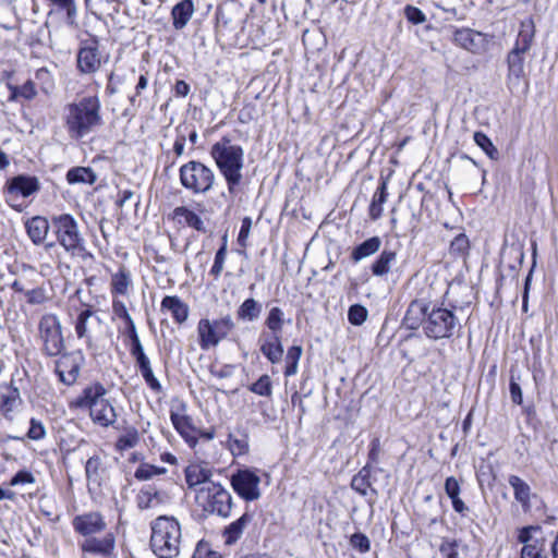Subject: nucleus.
Returning <instances> with one entry per match:
<instances>
[{"label": "nucleus", "mask_w": 558, "mask_h": 558, "mask_svg": "<svg viewBox=\"0 0 558 558\" xmlns=\"http://www.w3.org/2000/svg\"><path fill=\"white\" fill-rule=\"evenodd\" d=\"M112 311H113V314L116 316H118L119 318L123 319L124 323L132 319L124 302H122L118 299H113V301H112Z\"/></svg>", "instance_id": "obj_61"}, {"label": "nucleus", "mask_w": 558, "mask_h": 558, "mask_svg": "<svg viewBox=\"0 0 558 558\" xmlns=\"http://www.w3.org/2000/svg\"><path fill=\"white\" fill-rule=\"evenodd\" d=\"M380 245H381L380 238L372 236V238L367 239L366 241H364L363 243H361L360 245H357L353 250V252L351 254V258L353 259V262L357 263V262L375 254L380 248Z\"/></svg>", "instance_id": "obj_32"}, {"label": "nucleus", "mask_w": 558, "mask_h": 558, "mask_svg": "<svg viewBox=\"0 0 558 558\" xmlns=\"http://www.w3.org/2000/svg\"><path fill=\"white\" fill-rule=\"evenodd\" d=\"M167 472L166 468L156 466L149 463H141L134 472V477L138 481H149L154 476L162 475Z\"/></svg>", "instance_id": "obj_40"}, {"label": "nucleus", "mask_w": 558, "mask_h": 558, "mask_svg": "<svg viewBox=\"0 0 558 558\" xmlns=\"http://www.w3.org/2000/svg\"><path fill=\"white\" fill-rule=\"evenodd\" d=\"M178 131H179V134L174 141L173 150L178 157H181L184 154L186 136L184 133L181 132V130H178Z\"/></svg>", "instance_id": "obj_63"}, {"label": "nucleus", "mask_w": 558, "mask_h": 558, "mask_svg": "<svg viewBox=\"0 0 558 558\" xmlns=\"http://www.w3.org/2000/svg\"><path fill=\"white\" fill-rule=\"evenodd\" d=\"M40 187L36 177L17 175L7 183L5 197L8 202H13L19 195L28 197L36 193Z\"/></svg>", "instance_id": "obj_18"}, {"label": "nucleus", "mask_w": 558, "mask_h": 558, "mask_svg": "<svg viewBox=\"0 0 558 558\" xmlns=\"http://www.w3.org/2000/svg\"><path fill=\"white\" fill-rule=\"evenodd\" d=\"M404 322L410 329L422 326L425 336L432 340L449 339L460 327L452 310L423 300L411 302Z\"/></svg>", "instance_id": "obj_1"}, {"label": "nucleus", "mask_w": 558, "mask_h": 558, "mask_svg": "<svg viewBox=\"0 0 558 558\" xmlns=\"http://www.w3.org/2000/svg\"><path fill=\"white\" fill-rule=\"evenodd\" d=\"M367 314V310L364 306L354 304L349 308L348 319L352 325L360 326L366 320Z\"/></svg>", "instance_id": "obj_48"}, {"label": "nucleus", "mask_w": 558, "mask_h": 558, "mask_svg": "<svg viewBox=\"0 0 558 558\" xmlns=\"http://www.w3.org/2000/svg\"><path fill=\"white\" fill-rule=\"evenodd\" d=\"M228 446L233 456H243L248 451V438L244 434L239 437L230 435Z\"/></svg>", "instance_id": "obj_44"}, {"label": "nucleus", "mask_w": 558, "mask_h": 558, "mask_svg": "<svg viewBox=\"0 0 558 558\" xmlns=\"http://www.w3.org/2000/svg\"><path fill=\"white\" fill-rule=\"evenodd\" d=\"M39 335L44 343V351L50 355H59L64 348V340L59 318L53 314H46L39 320Z\"/></svg>", "instance_id": "obj_10"}, {"label": "nucleus", "mask_w": 558, "mask_h": 558, "mask_svg": "<svg viewBox=\"0 0 558 558\" xmlns=\"http://www.w3.org/2000/svg\"><path fill=\"white\" fill-rule=\"evenodd\" d=\"M227 257V247L222 245L216 253L214 265L210 269V275L216 279L219 278L223 270L225 262Z\"/></svg>", "instance_id": "obj_52"}, {"label": "nucleus", "mask_w": 558, "mask_h": 558, "mask_svg": "<svg viewBox=\"0 0 558 558\" xmlns=\"http://www.w3.org/2000/svg\"><path fill=\"white\" fill-rule=\"evenodd\" d=\"M145 383L147 384V386L155 392H160L161 391V384L159 383V380L156 378V376L154 375V372L151 368H148L146 371H143L141 372Z\"/></svg>", "instance_id": "obj_59"}, {"label": "nucleus", "mask_w": 558, "mask_h": 558, "mask_svg": "<svg viewBox=\"0 0 558 558\" xmlns=\"http://www.w3.org/2000/svg\"><path fill=\"white\" fill-rule=\"evenodd\" d=\"M541 526L527 525L518 530V542L523 546L533 545V542H539L541 539L534 538V533L539 532Z\"/></svg>", "instance_id": "obj_45"}, {"label": "nucleus", "mask_w": 558, "mask_h": 558, "mask_svg": "<svg viewBox=\"0 0 558 558\" xmlns=\"http://www.w3.org/2000/svg\"><path fill=\"white\" fill-rule=\"evenodd\" d=\"M49 228V221L40 216L33 217L26 222L27 234L35 244H40L44 242L48 234Z\"/></svg>", "instance_id": "obj_28"}, {"label": "nucleus", "mask_w": 558, "mask_h": 558, "mask_svg": "<svg viewBox=\"0 0 558 558\" xmlns=\"http://www.w3.org/2000/svg\"><path fill=\"white\" fill-rule=\"evenodd\" d=\"M195 11L193 0H181L171 11L172 25L177 31L184 28Z\"/></svg>", "instance_id": "obj_24"}, {"label": "nucleus", "mask_w": 558, "mask_h": 558, "mask_svg": "<svg viewBox=\"0 0 558 558\" xmlns=\"http://www.w3.org/2000/svg\"><path fill=\"white\" fill-rule=\"evenodd\" d=\"M140 439V433L135 427H126L123 430V433L118 437L116 442V449L119 451L132 449L138 445Z\"/></svg>", "instance_id": "obj_37"}, {"label": "nucleus", "mask_w": 558, "mask_h": 558, "mask_svg": "<svg viewBox=\"0 0 558 558\" xmlns=\"http://www.w3.org/2000/svg\"><path fill=\"white\" fill-rule=\"evenodd\" d=\"M82 363L83 356L80 352L61 355L56 361V373L60 381L68 386L73 385L80 375Z\"/></svg>", "instance_id": "obj_15"}, {"label": "nucleus", "mask_w": 558, "mask_h": 558, "mask_svg": "<svg viewBox=\"0 0 558 558\" xmlns=\"http://www.w3.org/2000/svg\"><path fill=\"white\" fill-rule=\"evenodd\" d=\"M101 464V459L98 456L90 457L86 461L85 472L88 480H99Z\"/></svg>", "instance_id": "obj_50"}, {"label": "nucleus", "mask_w": 558, "mask_h": 558, "mask_svg": "<svg viewBox=\"0 0 558 558\" xmlns=\"http://www.w3.org/2000/svg\"><path fill=\"white\" fill-rule=\"evenodd\" d=\"M535 36V23L532 17L523 20L513 47L530 51Z\"/></svg>", "instance_id": "obj_30"}, {"label": "nucleus", "mask_w": 558, "mask_h": 558, "mask_svg": "<svg viewBox=\"0 0 558 558\" xmlns=\"http://www.w3.org/2000/svg\"><path fill=\"white\" fill-rule=\"evenodd\" d=\"M521 558H547L544 554V541L533 542V545L523 546Z\"/></svg>", "instance_id": "obj_47"}, {"label": "nucleus", "mask_w": 558, "mask_h": 558, "mask_svg": "<svg viewBox=\"0 0 558 558\" xmlns=\"http://www.w3.org/2000/svg\"><path fill=\"white\" fill-rule=\"evenodd\" d=\"M132 286V275L124 266H121L117 272L111 275L110 291L113 296L129 295Z\"/></svg>", "instance_id": "obj_23"}, {"label": "nucleus", "mask_w": 558, "mask_h": 558, "mask_svg": "<svg viewBox=\"0 0 558 558\" xmlns=\"http://www.w3.org/2000/svg\"><path fill=\"white\" fill-rule=\"evenodd\" d=\"M149 545L159 558H175L180 554L182 530L180 522L170 515H159L150 523Z\"/></svg>", "instance_id": "obj_3"}, {"label": "nucleus", "mask_w": 558, "mask_h": 558, "mask_svg": "<svg viewBox=\"0 0 558 558\" xmlns=\"http://www.w3.org/2000/svg\"><path fill=\"white\" fill-rule=\"evenodd\" d=\"M508 483L513 489L514 499L521 505L522 511L527 513L532 509V492L530 485L517 475H510Z\"/></svg>", "instance_id": "obj_21"}, {"label": "nucleus", "mask_w": 558, "mask_h": 558, "mask_svg": "<svg viewBox=\"0 0 558 558\" xmlns=\"http://www.w3.org/2000/svg\"><path fill=\"white\" fill-rule=\"evenodd\" d=\"M252 520L253 515L245 512L238 520L231 522L228 526H226L222 532L225 544H235L241 538V536L243 535L244 531L252 522Z\"/></svg>", "instance_id": "obj_22"}, {"label": "nucleus", "mask_w": 558, "mask_h": 558, "mask_svg": "<svg viewBox=\"0 0 558 558\" xmlns=\"http://www.w3.org/2000/svg\"><path fill=\"white\" fill-rule=\"evenodd\" d=\"M283 312L279 307H272L265 320V325L272 332L271 335H280L283 327Z\"/></svg>", "instance_id": "obj_42"}, {"label": "nucleus", "mask_w": 558, "mask_h": 558, "mask_svg": "<svg viewBox=\"0 0 558 558\" xmlns=\"http://www.w3.org/2000/svg\"><path fill=\"white\" fill-rule=\"evenodd\" d=\"M170 421L178 434L185 442L194 448L198 441V433L201 428L196 427L193 418L186 413V404L180 402L170 410Z\"/></svg>", "instance_id": "obj_12"}, {"label": "nucleus", "mask_w": 558, "mask_h": 558, "mask_svg": "<svg viewBox=\"0 0 558 558\" xmlns=\"http://www.w3.org/2000/svg\"><path fill=\"white\" fill-rule=\"evenodd\" d=\"M161 307L163 310H168L173 319L179 324H182L187 319L189 307L178 296H165L161 301Z\"/></svg>", "instance_id": "obj_29"}, {"label": "nucleus", "mask_w": 558, "mask_h": 558, "mask_svg": "<svg viewBox=\"0 0 558 558\" xmlns=\"http://www.w3.org/2000/svg\"><path fill=\"white\" fill-rule=\"evenodd\" d=\"M260 313L262 304L252 298L246 299L236 311L238 318L246 322H253L257 319Z\"/></svg>", "instance_id": "obj_35"}, {"label": "nucleus", "mask_w": 558, "mask_h": 558, "mask_svg": "<svg viewBox=\"0 0 558 558\" xmlns=\"http://www.w3.org/2000/svg\"><path fill=\"white\" fill-rule=\"evenodd\" d=\"M72 526L77 534L85 538L107 531V523L104 517L96 511L74 517L72 520Z\"/></svg>", "instance_id": "obj_16"}, {"label": "nucleus", "mask_w": 558, "mask_h": 558, "mask_svg": "<svg viewBox=\"0 0 558 558\" xmlns=\"http://www.w3.org/2000/svg\"><path fill=\"white\" fill-rule=\"evenodd\" d=\"M387 196H388L387 182L381 181V183L379 184V186L377 187V190L373 196V199H372V203H371L369 209H368L369 217L373 220H377L381 216L383 210H384L383 205L386 203Z\"/></svg>", "instance_id": "obj_33"}, {"label": "nucleus", "mask_w": 558, "mask_h": 558, "mask_svg": "<svg viewBox=\"0 0 558 558\" xmlns=\"http://www.w3.org/2000/svg\"><path fill=\"white\" fill-rule=\"evenodd\" d=\"M102 63V57L98 50V41L95 39L86 40L77 53V68L84 74L97 72Z\"/></svg>", "instance_id": "obj_17"}, {"label": "nucleus", "mask_w": 558, "mask_h": 558, "mask_svg": "<svg viewBox=\"0 0 558 558\" xmlns=\"http://www.w3.org/2000/svg\"><path fill=\"white\" fill-rule=\"evenodd\" d=\"M396 259L397 253L395 251L384 250L372 265L373 275L377 277L387 275Z\"/></svg>", "instance_id": "obj_31"}, {"label": "nucleus", "mask_w": 558, "mask_h": 558, "mask_svg": "<svg viewBox=\"0 0 558 558\" xmlns=\"http://www.w3.org/2000/svg\"><path fill=\"white\" fill-rule=\"evenodd\" d=\"M453 41L459 47L480 54L488 50L490 38L488 35L471 28H459L454 31Z\"/></svg>", "instance_id": "obj_13"}, {"label": "nucleus", "mask_w": 558, "mask_h": 558, "mask_svg": "<svg viewBox=\"0 0 558 558\" xmlns=\"http://www.w3.org/2000/svg\"><path fill=\"white\" fill-rule=\"evenodd\" d=\"M45 435H46V429H45L44 425L41 424V422H39L35 418H32L31 426H29V429L27 433L28 438H31L33 440H39V439H43L45 437Z\"/></svg>", "instance_id": "obj_56"}, {"label": "nucleus", "mask_w": 558, "mask_h": 558, "mask_svg": "<svg viewBox=\"0 0 558 558\" xmlns=\"http://www.w3.org/2000/svg\"><path fill=\"white\" fill-rule=\"evenodd\" d=\"M474 142L480 146L492 160H497L499 151L488 136L482 132L474 133Z\"/></svg>", "instance_id": "obj_43"}, {"label": "nucleus", "mask_w": 558, "mask_h": 558, "mask_svg": "<svg viewBox=\"0 0 558 558\" xmlns=\"http://www.w3.org/2000/svg\"><path fill=\"white\" fill-rule=\"evenodd\" d=\"M464 549H466V546L457 539L445 538L439 545V553L442 558H460V550Z\"/></svg>", "instance_id": "obj_39"}, {"label": "nucleus", "mask_w": 558, "mask_h": 558, "mask_svg": "<svg viewBox=\"0 0 558 558\" xmlns=\"http://www.w3.org/2000/svg\"><path fill=\"white\" fill-rule=\"evenodd\" d=\"M260 351L271 363H279L283 355L280 335H270L265 337L260 344Z\"/></svg>", "instance_id": "obj_27"}, {"label": "nucleus", "mask_w": 558, "mask_h": 558, "mask_svg": "<svg viewBox=\"0 0 558 558\" xmlns=\"http://www.w3.org/2000/svg\"><path fill=\"white\" fill-rule=\"evenodd\" d=\"M97 177L95 172L87 167H76L72 168L66 173V180L71 184L75 183H84V184H93L95 183Z\"/></svg>", "instance_id": "obj_36"}, {"label": "nucleus", "mask_w": 558, "mask_h": 558, "mask_svg": "<svg viewBox=\"0 0 558 558\" xmlns=\"http://www.w3.org/2000/svg\"><path fill=\"white\" fill-rule=\"evenodd\" d=\"M36 96V89L34 83L28 81L21 87H13L10 96L11 100H15L17 97L25 99H33Z\"/></svg>", "instance_id": "obj_49"}, {"label": "nucleus", "mask_w": 558, "mask_h": 558, "mask_svg": "<svg viewBox=\"0 0 558 558\" xmlns=\"http://www.w3.org/2000/svg\"><path fill=\"white\" fill-rule=\"evenodd\" d=\"M166 500V493L156 490L153 487L141 489L136 497L137 507L142 510L156 508L165 504Z\"/></svg>", "instance_id": "obj_25"}, {"label": "nucleus", "mask_w": 558, "mask_h": 558, "mask_svg": "<svg viewBox=\"0 0 558 558\" xmlns=\"http://www.w3.org/2000/svg\"><path fill=\"white\" fill-rule=\"evenodd\" d=\"M234 322L230 315L210 320L202 318L197 324L198 344L202 350H209L219 344L221 340L234 329Z\"/></svg>", "instance_id": "obj_8"}, {"label": "nucleus", "mask_w": 558, "mask_h": 558, "mask_svg": "<svg viewBox=\"0 0 558 558\" xmlns=\"http://www.w3.org/2000/svg\"><path fill=\"white\" fill-rule=\"evenodd\" d=\"M21 407V396L17 388L13 386H1L0 387V411L8 417L12 418V414L15 413Z\"/></svg>", "instance_id": "obj_20"}, {"label": "nucleus", "mask_w": 558, "mask_h": 558, "mask_svg": "<svg viewBox=\"0 0 558 558\" xmlns=\"http://www.w3.org/2000/svg\"><path fill=\"white\" fill-rule=\"evenodd\" d=\"M350 544L353 548L357 549L360 553H367L371 548V542L365 534L354 533L350 537Z\"/></svg>", "instance_id": "obj_53"}, {"label": "nucleus", "mask_w": 558, "mask_h": 558, "mask_svg": "<svg viewBox=\"0 0 558 558\" xmlns=\"http://www.w3.org/2000/svg\"><path fill=\"white\" fill-rule=\"evenodd\" d=\"M101 124L100 101L96 96L68 106L65 126L71 138L81 140Z\"/></svg>", "instance_id": "obj_2"}, {"label": "nucleus", "mask_w": 558, "mask_h": 558, "mask_svg": "<svg viewBox=\"0 0 558 558\" xmlns=\"http://www.w3.org/2000/svg\"><path fill=\"white\" fill-rule=\"evenodd\" d=\"M106 389L100 384L86 387L82 395L71 401V408L88 409L92 421L108 427L117 421L113 405L105 398Z\"/></svg>", "instance_id": "obj_5"}, {"label": "nucleus", "mask_w": 558, "mask_h": 558, "mask_svg": "<svg viewBox=\"0 0 558 558\" xmlns=\"http://www.w3.org/2000/svg\"><path fill=\"white\" fill-rule=\"evenodd\" d=\"M25 296L31 304H43L47 300L46 292L41 288L25 291Z\"/></svg>", "instance_id": "obj_57"}, {"label": "nucleus", "mask_w": 558, "mask_h": 558, "mask_svg": "<svg viewBox=\"0 0 558 558\" xmlns=\"http://www.w3.org/2000/svg\"><path fill=\"white\" fill-rule=\"evenodd\" d=\"M210 472L199 465H191L185 471L186 483L190 487L197 485H205L208 481Z\"/></svg>", "instance_id": "obj_38"}, {"label": "nucleus", "mask_w": 558, "mask_h": 558, "mask_svg": "<svg viewBox=\"0 0 558 558\" xmlns=\"http://www.w3.org/2000/svg\"><path fill=\"white\" fill-rule=\"evenodd\" d=\"M405 17L413 24H422L426 21V15L416 7L407 5L404 9Z\"/></svg>", "instance_id": "obj_55"}, {"label": "nucleus", "mask_w": 558, "mask_h": 558, "mask_svg": "<svg viewBox=\"0 0 558 558\" xmlns=\"http://www.w3.org/2000/svg\"><path fill=\"white\" fill-rule=\"evenodd\" d=\"M250 390L258 396L269 397L272 391L271 380L268 375H263L255 381Z\"/></svg>", "instance_id": "obj_46"}, {"label": "nucleus", "mask_w": 558, "mask_h": 558, "mask_svg": "<svg viewBox=\"0 0 558 558\" xmlns=\"http://www.w3.org/2000/svg\"><path fill=\"white\" fill-rule=\"evenodd\" d=\"M100 325V318L90 310H84L80 313L75 331L78 338H89L93 329Z\"/></svg>", "instance_id": "obj_26"}, {"label": "nucleus", "mask_w": 558, "mask_h": 558, "mask_svg": "<svg viewBox=\"0 0 558 558\" xmlns=\"http://www.w3.org/2000/svg\"><path fill=\"white\" fill-rule=\"evenodd\" d=\"M53 232L58 243L72 256H81L85 252V240L80 231L78 222L70 214L56 215L51 218Z\"/></svg>", "instance_id": "obj_6"}, {"label": "nucleus", "mask_w": 558, "mask_h": 558, "mask_svg": "<svg viewBox=\"0 0 558 558\" xmlns=\"http://www.w3.org/2000/svg\"><path fill=\"white\" fill-rule=\"evenodd\" d=\"M116 547V536L110 531H105L100 536L93 535L85 538L80 548L83 554H89L107 558L111 556Z\"/></svg>", "instance_id": "obj_14"}, {"label": "nucleus", "mask_w": 558, "mask_h": 558, "mask_svg": "<svg viewBox=\"0 0 558 558\" xmlns=\"http://www.w3.org/2000/svg\"><path fill=\"white\" fill-rule=\"evenodd\" d=\"M527 50L513 47L507 56V83L509 86H519L525 77V53Z\"/></svg>", "instance_id": "obj_19"}, {"label": "nucleus", "mask_w": 558, "mask_h": 558, "mask_svg": "<svg viewBox=\"0 0 558 558\" xmlns=\"http://www.w3.org/2000/svg\"><path fill=\"white\" fill-rule=\"evenodd\" d=\"M251 228H252V219L250 217L243 218L241 229L239 232V236H238V243L243 247L246 246V241L250 235Z\"/></svg>", "instance_id": "obj_58"}, {"label": "nucleus", "mask_w": 558, "mask_h": 558, "mask_svg": "<svg viewBox=\"0 0 558 558\" xmlns=\"http://www.w3.org/2000/svg\"><path fill=\"white\" fill-rule=\"evenodd\" d=\"M182 185L193 193L208 192L215 182V174L210 168L199 161H189L180 168Z\"/></svg>", "instance_id": "obj_9"}, {"label": "nucleus", "mask_w": 558, "mask_h": 558, "mask_svg": "<svg viewBox=\"0 0 558 558\" xmlns=\"http://www.w3.org/2000/svg\"><path fill=\"white\" fill-rule=\"evenodd\" d=\"M460 483L453 476H450L445 482V492L447 496L451 499L458 497L460 495Z\"/></svg>", "instance_id": "obj_60"}, {"label": "nucleus", "mask_w": 558, "mask_h": 558, "mask_svg": "<svg viewBox=\"0 0 558 558\" xmlns=\"http://www.w3.org/2000/svg\"><path fill=\"white\" fill-rule=\"evenodd\" d=\"M196 504L203 511L227 518L232 509V496L222 485L206 483L196 490Z\"/></svg>", "instance_id": "obj_7"}, {"label": "nucleus", "mask_w": 558, "mask_h": 558, "mask_svg": "<svg viewBox=\"0 0 558 558\" xmlns=\"http://www.w3.org/2000/svg\"><path fill=\"white\" fill-rule=\"evenodd\" d=\"M210 155L225 177L229 192L233 193L242 180L243 148L233 144L230 138L222 137L211 146Z\"/></svg>", "instance_id": "obj_4"}, {"label": "nucleus", "mask_w": 558, "mask_h": 558, "mask_svg": "<svg viewBox=\"0 0 558 558\" xmlns=\"http://www.w3.org/2000/svg\"><path fill=\"white\" fill-rule=\"evenodd\" d=\"M174 217L197 231L204 232L206 230L202 218L195 211L186 207H177L174 209Z\"/></svg>", "instance_id": "obj_34"}, {"label": "nucleus", "mask_w": 558, "mask_h": 558, "mask_svg": "<svg viewBox=\"0 0 558 558\" xmlns=\"http://www.w3.org/2000/svg\"><path fill=\"white\" fill-rule=\"evenodd\" d=\"M470 247L469 239L464 233L458 234L450 243V253L464 255Z\"/></svg>", "instance_id": "obj_51"}, {"label": "nucleus", "mask_w": 558, "mask_h": 558, "mask_svg": "<svg viewBox=\"0 0 558 558\" xmlns=\"http://www.w3.org/2000/svg\"><path fill=\"white\" fill-rule=\"evenodd\" d=\"M35 483V476L26 470L17 472L10 481L11 486H26Z\"/></svg>", "instance_id": "obj_54"}, {"label": "nucleus", "mask_w": 558, "mask_h": 558, "mask_svg": "<svg viewBox=\"0 0 558 558\" xmlns=\"http://www.w3.org/2000/svg\"><path fill=\"white\" fill-rule=\"evenodd\" d=\"M351 486L360 494L366 495L368 484L365 482L364 477L354 476Z\"/></svg>", "instance_id": "obj_64"}, {"label": "nucleus", "mask_w": 558, "mask_h": 558, "mask_svg": "<svg viewBox=\"0 0 558 558\" xmlns=\"http://www.w3.org/2000/svg\"><path fill=\"white\" fill-rule=\"evenodd\" d=\"M230 482L233 490L246 501L257 500L262 495L260 477L253 470H238L231 475Z\"/></svg>", "instance_id": "obj_11"}, {"label": "nucleus", "mask_w": 558, "mask_h": 558, "mask_svg": "<svg viewBox=\"0 0 558 558\" xmlns=\"http://www.w3.org/2000/svg\"><path fill=\"white\" fill-rule=\"evenodd\" d=\"M509 389L512 402L515 404H521L523 401L522 390L519 383H517L513 377H511Z\"/></svg>", "instance_id": "obj_62"}, {"label": "nucleus", "mask_w": 558, "mask_h": 558, "mask_svg": "<svg viewBox=\"0 0 558 558\" xmlns=\"http://www.w3.org/2000/svg\"><path fill=\"white\" fill-rule=\"evenodd\" d=\"M302 355V347L293 345L291 347L286 355L287 366L284 369V375L287 377L293 376L298 373V364Z\"/></svg>", "instance_id": "obj_41"}]
</instances>
